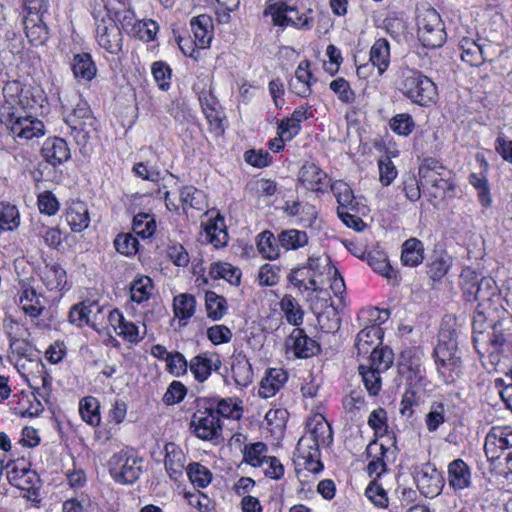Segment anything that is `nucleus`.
Segmentation results:
<instances>
[{
	"label": "nucleus",
	"instance_id": "f257e3e1",
	"mask_svg": "<svg viewBox=\"0 0 512 512\" xmlns=\"http://www.w3.org/2000/svg\"><path fill=\"white\" fill-rule=\"evenodd\" d=\"M2 92L4 99L0 114L7 129L18 139L30 140L43 136V122L31 115H24L26 109L41 106V91L12 80L6 82Z\"/></svg>",
	"mask_w": 512,
	"mask_h": 512
},
{
	"label": "nucleus",
	"instance_id": "f03ea898",
	"mask_svg": "<svg viewBox=\"0 0 512 512\" xmlns=\"http://www.w3.org/2000/svg\"><path fill=\"white\" fill-rule=\"evenodd\" d=\"M307 427L308 432L297 443V457L303 461L306 470L319 473L323 469L319 447L328 446L332 442V429L325 418L319 414L309 420Z\"/></svg>",
	"mask_w": 512,
	"mask_h": 512
},
{
	"label": "nucleus",
	"instance_id": "7ed1b4c3",
	"mask_svg": "<svg viewBox=\"0 0 512 512\" xmlns=\"http://www.w3.org/2000/svg\"><path fill=\"white\" fill-rule=\"evenodd\" d=\"M59 100L71 134L79 144H85L96 131V119L88 103L82 100L76 91L59 94Z\"/></svg>",
	"mask_w": 512,
	"mask_h": 512
},
{
	"label": "nucleus",
	"instance_id": "20e7f679",
	"mask_svg": "<svg viewBox=\"0 0 512 512\" xmlns=\"http://www.w3.org/2000/svg\"><path fill=\"white\" fill-rule=\"evenodd\" d=\"M395 85L414 104L428 106L437 99L435 83L418 70L409 67L401 68Z\"/></svg>",
	"mask_w": 512,
	"mask_h": 512
},
{
	"label": "nucleus",
	"instance_id": "39448f33",
	"mask_svg": "<svg viewBox=\"0 0 512 512\" xmlns=\"http://www.w3.org/2000/svg\"><path fill=\"white\" fill-rule=\"evenodd\" d=\"M434 358L442 381L445 384L454 383L460 376L462 366L454 332H440L438 344L434 349Z\"/></svg>",
	"mask_w": 512,
	"mask_h": 512
},
{
	"label": "nucleus",
	"instance_id": "423d86ee",
	"mask_svg": "<svg viewBox=\"0 0 512 512\" xmlns=\"http://www.w3.org/2000/svg\"><path fill=\"white\" fill-rule=\"evenodd\" d=\"M331 190L336 197L337 213L342 222L347 227L362 231L366 224L356 215L358 213V202L351 187L346 182L337 180L331 184Z\"/></svg>",
	"mask_w": 512,
	"mask_h": 512
},
{
	"label": "nucleus",
	"instance_id": "0eeeda50",
	"mask_svg": "<svg viewBox=\"0 0 512 512\" xmlns=\"http://www.w3.org/2000/svg\"><path fill=\"white\" fill-rule=\"evenodd\" d=\"M265 15H270L275 26L286 28L288 26L297 29L311 27V18L305 13H300L296 0H278L270 4L264 11Z\"/></svg>",
	"mask_w": 512,
	"mask_h": 512
},
{
	"label": "nucleus",
	"instance_id": "6e6552de",
	"mask_svg": "<svg viewBox=\"0 0 512 512\" xmlns=\"http://www.w3.org/2000/svg\"><path fill=\"white\" fill-rule=\"evenodd\" d=\"M112 478L120 484H133L142 473V460L129 451H120L109 460Z\"/></svg>",
	"mask_w": 512,
	"mask_h": 512
},
{
	"label": "nucleus",
	"instance_id": "1a4fd4ad",
	"mask_svg": "<svg viewBox=\"0 0 512 512\" xmlns=\"http://www.w3.org/2000/svg\"><path fill=\"white\" fill-rule=\"evenodd\" d=\"M419 176L424 184H430V196L435 199H443L446 196L452 197L455 185L450 177V172L445 171L434 161L429 164H422L419 167Z\"/></svg>",
	"mask_w": 512,
	"mask_h": 512
},
{
	"label": "nucleus",
	"instance_id": "9d476101",
	"mask_svg": "<svg viewBox=\"0 0 512 512\" xmlns=\"http://www.w3.org/2000/svg\"><path fill=\"white\" fill-rule=\"evenodd\" d=\"M418 39L428 48L441 47L446 33L440 15L435 9H428L418 17Z\"/></svg>",
	"mask_w": 512,
	"mask_h": 512
},
{
	"label": "nucleus",
	"instance_id": "9b49d317",
	"mask_svg": "<svg viewBox=\"0 0 512 512\" xmlns=\"http://www.w3.org/2000/svg\"><path fill=\"white\" fill-rule=\"evenodd\" d=\"M95 38L98 45L112 55L123 51V35L117 23L108 14L97 20Z\"/></svg>",
	"mask_w": 512,
	"mask_h": 512
},
{
	"label": "nucleus",
	"instance_id": "f8f14e48",
	"mask_svg": "<svg viewBox=\"0 0 512 512\" xmlns=\"http://www.w3.org/2000/svg\"><path fill=\"white\" fill-rule=\"evenodd\" d=\"M196 436L203 440H217L220 438L222 426L220 418L214 412V403L204 409H198L191 421Z\"/></svg>",
	"mask_w": 512,
	"mask_h": 512
},
{
	"label": "nucleus",
	"instance_id": "ddd939ff",
	"mask_svg": "<svg viewBox=\"0 0 512 512\" xmlns=\"http://www.w3.org/2000/svg\"><path fill=\"white\" fill-rule=\"evenodd\" d=\"M423 353L418 348H406L400 357V367L406 373V380L412 388H423L425 369L422 366Z\"/></svg>",
	"mask_w": 512,
	"mask_h": 512
},
{
	"label": "nucleus",
	"instance_id": "4468645a",
	"mask_svg": "<svg viewBox=\"0 0 512 512\" xmlns=\"http://www.w3.org/2000/svg\"><path fill=\"white\" fill-rule=\"evenodd\" d=\"M414 480L420 492L429 498L437 496L444 486L441 473L430 463L421 464L416 468Z\"/></svg>",
	"mask_w": 512,
	"mask_h": 512
},
{
	"label": "nucleus",
	"instance_id": "2eb2a0df",
	"mask_svg": "<svg viewBox=\"0 0 512 512\" xmlns=\"http://www.w3.org/2000/svg\"><path fill=\"white\" fill-rule=\"evenodd\" d=\"M285 350L287 355L304 359L316 355L320 351V346L308 337L303 329L294 328L285 340Z\"/></svg>",
	"mask_w": 512,
	"mask_h": 512
},
{
	"label": "nucleus",
	"instance_id": "dca6fc26",
	"mask_svg": "<svg viewBox=\"0 0 512 512\" xmlns=\"http://www.w3.org/2000/svg\"><path fill=\"white\" fill-rule=\"evenodd\" d=\"M108 322L117 335L129 343H139L146 335V325L144 323L141 329L135 323L126 320L123 314L117 309L109 312Z\"/></svg>",
	"mask_w": 512,
	"mask_h": 512
},
{
	"label": "nucleus",
	"instance_id": "f3484780",
	"mask_svg": "<svg viewBox=\"0 0 512 512\" xmlns=\"http://www.w3.org/2000/svg\"><path fill=\"white\" fill-rule=\"evenodd\" d=\"M102 308L96 302H81L74 305L69 313V321L78 327L91 326L94 330L100 331L97 320Z\"/></svg>",
	"mask_w": 512,
	"mask_h": 512
},
{
	"label": "nucleus",
	"instance_id": "a211bd4d",
	"mask_svg": "<svg viewBox=\"0 0 512 512\" xmlns=\"http://www.w3.org/2000/svg\"><path fill=\"white\" fill-rule=\"evenodd\" d=\"M447 481L454 491L468 489L472 484L470 466L460 458L453 460L447 468Z\"/></svg>",
	"mask_w": 512,
	"mask_h": 512
},
{
	"label": "nucleus",
	"instance_id": "6ab92c4d",
	"mask_svg": "<svg viewBox=\"0 0 512 512\" xmlns=\"http://www.w3.org/2000/svg\"><path fill=\"white\" fill-rule=\"evenodd\" d=\"M221 366V360L216 354L202 353L194 356L189 362V369L195 380L200 383L206 381L211 372L217 371Z\"/></svg>",
	"mask_w": 512,
	"mask_h": 512
},
{
	"label": "nucleus",
	"instance_id": "aec40b11",
	"mask_svg": "<svg viewBox=\"0 0 512 512\" xmlns=\"http://www.w3.org/2000/svg\"><path fill=\"white\" fill-rule=\"evenodd\" d=\"M382 336L383 333L379 324L374 323L364 327L356 337L355 348L357 354L365 356L370 355L371 351L377 350L382 342Z\"/></svg>",
	"mask_w": 512,
	"mask_h": 512
},
{
	"label": "nucleus",
	"instance_id": "412c9836",
	"mask_svg": "<svg viewBox=\"0 0 512 512\" xmlns=\"http://www.w3.org/2000/svg\"><path fill=\"white\" fill-rule=\"evenodd\" d=\"M190 26L195 46L199 49L208 48L213 38L212 18L206 14L198 15L190 20Z\"/></svg>",
	"mask_w": 512,
	"mask_h": 512
},
{
	"label": "nucleus",
	"instance_id": "4be33fe9",
	"mask_svg": "<svg viewBox=\"0 0 512 512\" xmlns=\"http://www.w3.org/2000/svg\"><path fill=\"white\" fill-rule=\"evenodd\" d=\"M328 175L313 162H306L300 169L299 181L311 191H323L327 186Z\"/></svg>",
	"mask_w": 512,
	"mask_h": 512
},
{
	"label": "nucleus",
	"instance_id": "5701e85b",
	"mask_svg": "<svg viewBox=\"0 0 512 512\" xmlns=\"http://www.w3.org/2000/svg\"><path fill=\"white\" fill-rule=\"evenodd\" d=\"M44 159L52 166H58L70 158V149L67 142L58 137L47 139L42 147Z\"/></svg>",
	"mask_w": 512,
	"mask_h": 512
},
{
	"label": "nucleus",
	"instance_id": "b1692460",
	"mask_svg": "<svg viewBox=\"0 0 512 512\" xmlns=\"http://www.w3.org/2000/svg\"><path fill=\"white\" fill-rule=\"evenodd\" d=\"M287 380L286 371L281 368H270L260 382L258 395L265 399L275 396Z\"/></svg>",
	"mask_w": 512,
	"mask_h": 512
},
{
	"label": "nucleus",
	"instance_id": "393cba45",
	"mask_svg": "<svg viewBox=\"0 0 512 512\" xmlns=\"http://www.w3.org/2000/svg\"><path fill=\"white\" fill-rule=\"evenodd\" d=\"M205 239L215 248H222L228 243V233L224 218L217 214L210 218L204 226Z\"/></svg>",
	"mask_w": 512,
	"mask_h": 512
},
{
	"label": "nucleus",
	"instance_id": "a878e982",
	"mask_svg": "<svg viewBox=\"0 0 512 512\" xmlns=\"http://www.w3.org/2000/svg\"><path fill=\"white\" fill-rule=\"evenodd\" d=\"M165 468L171 479L177 481L185 469V455L174 443L165 445Z\"/></svg>",
	"mask_w": 512,
	"mask_h": 512
},
{
	"label": "nucleus",
	"instance_id": "bb28decb",
	"mask_svg": "<svg viewBox=\"0 0 512 512\" xmlns=\"http://www.w3.org/2000/svg\"><path fill=\"white\" fill-rule=\"evenodd\" d=\"M388 448L383 444H379L376 441L371 442L366 448L367 457L370 458V462L367 466V472L370 476L375 475L380 477L387 471V465L385 462Z\"/></svg>",
	"mask_w": 512,
	"mask_h": 512
},
{
	"label": "nucleus",
	"instance_id": "cd10ccee",
	"mask_svg": "<svg viewBox=\"0 0 512 512\" xmlns=\"http://www.w3.org/2000/svg\"><path fill=\"white\" fill-rule=\"evenodd\" d=\"M461 59L470 66H479L488 60L485 44H480L470 38H463L460 41Z\"/></svg>",
	"mask_w": 512,
	"mask_h": 512
},
{
	"label": "nucleus",
	"instance_id": "c85d7f7f",
	"mask_svg": "<svg viewBox=\"0 0 512 512\" xmlns=\"http://www.w3.org/2000/svg\"><path fill=\"white\" fill-rule=\"evenodd\" d=\"M26 37L34 46H41L49 39V30L43 18L24 17L23 20Z\"/></svg>",
	"mask_w": 512,
	"mask_h": 512
},
{
	"label": "nucleus",
	"instance_id": "c756f323",
	"mask_svg": "<svg viewBox=\"0 0 512 512\" xmlns=\"http://www.w3.org/2000/svg\"><path fill=\"white\" fill-rule=\"evenodd\" d=\"M288 280L302 292H317L322 283V281L315 278V275L312 274L306 265L293 269L288 276Z\"/></svg>",
	"mask_w": 512,
	"mask_h": 512
},
{
	"label": "nucleus",
	"instance_id": "7c9ffc66",
	"mask_svg": "<svg viewBox=\"0 0 512 512\" xmlns=\"http://www.w3.org/2000/svg\"><path fill=\"white\" fill-rule=\"evenodd\" d=\"M366 260L368 265L387 280L398 282V273L390 265L385 252L373 250L367 253Z\"/></svg>",
	"mask_w": 512,
	"mask_h": 512
},
{
	"label": "nucleus",
	"instance_id": "2f4dec72",
	"mask_svg": "<svg viewBox=\"0 0 512 512\" xmlns=\"http://www.w3.org/2000/svg\"><path fill=\"white\" fill-rule=\"evenodd\" d=\"M41 280L47 289L63 290L67 285V275L59 264H46L41 270Z\"/></svg>",
	"mask_w": 512,
	"mask_h": 512
},
{
	"label": "nucleus",
	"instance_id": "473e14b6",
	"mask_svg": "<svg viewBox=\"0 0 512 512\" xmlns=\"http://www.w3.org/2000/svg\"><path fill=\"white\" fill-rule=\"evenodd\" d=\"M401 262L404 266L416 267L424 260V245L414 237L407 239L402 244Z\"/></svg>",
	"mask_w": 512,
	"mask_h": 512
},
{
	"label": "nucleus",
	"instance_id": "72a5a7b5",
	"mask_svg": "<svg viewBox=\"0 0 512 512\" xmlns=\"http://www.w3.org/2000/svg\"><path fill=\"white\" fill-rule=\"evenodd\" d=\"M66 221L73 232H81L89 226L90 217L83 202L72 203L66 211Z\"/></svg>",
	"mask_w": 512,
	"mask_h": 512
},
{
	"label": "nucleus",
	"instance_id": "f704fd0d",
	"mask_svg": "<svg viewBox=\"0 0 512 512\" xmlns=\"http://www.w3.org/2000/svg\"><path fill=\"white\" fill-rule=\"evenodd\" d=\"M179 201L182 206L183 212L188 213L189 209L198 211L205 210L207 207L206 197L201 190L194 186L182 187L179 194Z\"/></svg>",
	"mask_w": 512,
	"mask_h": 512
},
{
	"label": "nucleus",
	"instance_id": "c9c22d12",
	"mask_svg": "<svg viewBox=\"0 0 512 512\" xmlns=\"http://www.w3.org/2000/svg\"><path fill=\"white\" fill-rule=\"evenodd\" d=\"M71 66L78 80L91 81L96 76L97 68L89 53L75 54Z\"/></svg>",
	"mask_w": 512,
	"mask_h": 512
},
{
	"label": "nucleus",
	"instance_id": "e433bc0d",
	"mask_svg": "<svg viewBox=\"0 0 512 512\" xmlns=\"http://www.w3.org/2000/svg\"><path fill=\"white\" fill-rule=\"evenodd\" d=\"M9 483L20 490L30 491L38 482L36 472L27 468L13 467L7 472Z\"/></svg>",
	"mask_w": 512,
	"mask_h": 512
},
{
	"label": "nucleus",
	"instance_id": "4c0bfd02",
	"mask_svg": "<svg viewBox=\"0 0 512 512\" xmlns=\"http://www.w3.org/2000/svg\"><path fill=\"white\" fill-rule=\"evenodd\" d=\"M31 367L35 371L31 372V378L26 380L31 388L42 390L39 395L45 397L50 391L51 377L46 373L45 366L40 360H32Z\"/></svg>",
	"mask_w": 512,
	"mask_h": 512
},
{
	"label": "nucleus",
	"instance_id": "58836bf2",
	"mask_svg": "<svg viewBox=\"0 0 512 512\" xmlns=\"http://www.w3.org/2000/svg\"><path fill=\"white\" fill-rule=\"evenodd\" d=\"M370 61L377 67L379 74H383L390 63V45L389 42L380 38L374 42L370 49Z\"/></svg>",
	"mask_w": 512,
	"mask_h": 512
},
{
	"label": "nucleus",
	"instance_id": "ea45409f",
	"mask_svg": "<svg viewBox=\"0 0 512 512\" xmlns=\"http://www.w3.org/2000/svg\"><path fill=\"white\" fill-rule=\"evenodd\" d=\"M278 241L285 251L298 250L308 244L309 237L305 231L291 228L280 231Z\"/></svg>",
	"mask_w": 512,
	"mask_h": 512
},
{
	"label": "nucleus",
	"instance_id": "a19ab883",
	"mask_svg": "<svg viewBox=\"0 0 512 512\" xmlns=\"http://www.w3.org/2000/svg\"><path fill=\"white\" fill-rule=\"evenodd\" d=\"M28 338L10 342L12 354L16 357V367L26 369V363L31 366L32 360H39L36 357L33 346L27 341Z\"/></svg>",
	"mask_w": 512,
	"mask_h": 512
},
{
	"label": "nucleus",
	"instance_id": "79ce46f5",
	"mask_svg": "<svg viewBox=\"0 0 512 512\" xmlns=\"http://www.w3.org/2000/svg\"><path fill=\"white\" fill-rule=\"evenodd\" d=\"M257 249L259 253L267 259H277L281 254V245L278 241V235L275 236L271 231H263L259 236Z\"/></svg>",
	"mask_w": 512,
	"mask_h": 512
},
{
	"label": "nucleus",
	"instance_id": "37998d69",
	"mask_svg": "<svg viewBox=\"0 0 512 512\" xmlns=\"http://www.w3.org/2000/svg\"><path fill=\"white\" fill-rule=\"evenodd\" d=\"M311 79L312 74L309 70V63L307 61H302L296 69L295 80L291 81L290 86L299 96L305 97L311 92Z\"/></svg>",
	"mask_w": 512,
	"mask_h": 512
},
{
	"label": "nucleus",
	"instance_id": "c03bdc74",
	"mask_svg": "<svg viewBox=\"0 0 512 512\" xmlns=\"http://www.w3.org/2000/svg\"><path fill=\"white\" fill-rule=\"evenodd\" d=\"M154 285L148 276H141L135 279L130 286V299L133 302L142 304L150 299Z\"/></svg>",
	"mask_w": 512,
	"mask_h": 512
},
{
	"label": "nucleus",
	"instance_id": "a18cd8bd",
	"mask_svg": "<svg viewBox=\"0 0 512 512\" xmlns=\"http://www.w3.org/2000/svg\"><path fill=\"white\" fill-rule=\"evenodd\" d=\"M210 403H214V412L218 418L223 417L235 420L241 418L242 408L235 398L215 399L209 401Z\"/></svg>",
	"mask_w": 512,
	"mask_h": 512
},
{
	"label": "nucleus",
	"instance_id": "49530a36",
	"mask_svg": "<svg viewBox=\"0 0 512 512\" xmlns=\"http://www.w3.org/2000/svg\"><path fill=\"white\" fill-rule=\"evenodd\" d=\"M232 378L239 386H248L253 379L251 364L245 357L236 358L231 365Z\"/></svg>",
	"mask_w": 512,
	"mask_h": 512
},
{
	"label": "nucleus",
	"instance_id": "de8ad7c7",
	"mask_svg": "<svg viewBox=\"0 0 512 512\" xmlns=\"http://www.w3.org/2000/svg\"><path fill=\"white\" fill-rule=\"evenodd\" d=\"M22 310L31 317H37L43 310L39 295L33 288H25L19 296Z\"/></svg>",
	"mask_w": 512,
	"mask_h": 512
},
{
	"label": "nucleus",
	"instance_id": "09e8293b",
	"mask_svg": "<svg viewBox=\"0 0 512 512\" xmlns=\"http://www.w3.org/2000/svg\"><path fill=\"white\" fill-rule=\"evenodd\" d=\"M205 305L208 317L214 321L220 320L227 312L226 299L214 291L205 293Z\"/></svg>",
	"mask_w": 512,
	"mask_h": 512
},
{
	"label": "nucleus",
	"instance_id": "8fccbe9b",
	"mask_svg": "<svg viewBox=\"0 0 512 512\" xmlns=\"http://www.w3.org/2000/svg\"><path fill=\"white\" fill-rule=\"evenodd\" d=\"M359 373L362 377L365 388L371 396H376L381 390V372L366 364L359 365Z\"/></svg>",
	"mask_w": 512,
	"mask_h": 512
},
{
	"label": "nucleus",
	"instance_id": "3c124183",
	"mask_svg": "<svg viewBox=\"0 0 512 512\" xmlns=\"http://www.w3.org/2000/svg\"><path fill=\"white\" fill-rule=\"evenodd\" d=\"M20 225V215L17 207L8 202L0 203V232L12 231Z\"/></svg>",
	"mask_w": 512,
	"mask_h": 512
},
{
	"label": "nucleus",
	"instance_id": "603ef678",
	"mask_svg": "<svg viewBox=\"0 0 512 512\" xmlns=\"http://www.w3.org/2000/svg\"><path fill=\"white\" fill-rule=\"evenodd\" d=\"M186 472L194 486L205 488L211 483V471L200 463H190L186 468Z\"/></svg>",
	"mask_w": 512,
	"mask_h": 512
},
{
	"label": "nucleus",
	"instance_id": "864d4df0",
	"mask_svg": "<svg viewBox=\"0 0 512 512\" xmlns=\"http://www.w3.org/2000/svg\"><path fill=\"white\" fill-rule=\"evenodd\" d=\"M393 360L394 355L392 350L387 347H383L371 351L367 365L383 373L391 367Z\"/></svg>",
	"mask_w": 512,
	"mask_h": 512
},
{
	"label": "nucleus",
	"instance_id": "5fc2aeb1",
	"mask_svg": "<svg viewBox=\"0 0 512 512\" xmlns=\"http://www.w3.org/2000/svg\"><path fill=\"white\" fill-rule=\"evenodd\" d=\"M79 413L82 419L92 426L100 423L99 402L94 397H85L80 401Z\"/></svg>",
	"mask_w": 512,
	"mask_h": 512
},
{
	"label": "nucleus",
	"instance_id": "6e6d98bb",
	"mask_svg": "<svg viewBox=\"0 0 512 512\" xmlns=\"http://www.w3.org/2000/svg\"><path fill=\"white\" fill-rule=\"evenodd\" d=\"M306 267L315 275L317 280L324 274L336 275L337 273V269L331 265L330 258L327 255L309 256Z\"/></svg>",
	"mask_w": 512,
	"mask_h": 512
},
{
	"label": "nucleus",
	"instance_id": "4d7b16f0",
	"mask_svg": "<svg viewBox=\"0 0 512 512\" xmlns=\"http://www.w3.org/2000/svg\"><path fill=\"white\" fill-rule=\"evenodd\" d=\"M196 301L190 294H180L174 298L173 310L179 319H189L195 313Z\"/></svg>",
	"mask_w": 512,
	"mask_h": 512
},
{
	"label": "nucleus",
	"instance_id": "13d9d810",
	"mask_svg": "<svg viewBox=\"0 0 512 512\" xmlns=\"http://www.w3.org/2000/svg\"><path fill=\"white\" fill-rule=\"evenodd\" d=\"M132 229L136 235L142 238L151 237L156 230L155 219L148 213H139L133 218Z\"/></svg>",
	"mask_w": 512,
	"mask_h": 512
},
{
	"label": "nucleus",
	"instance_id": "bf43d9fd",
	"mask_svg": "<svg viewBox=\"0 0 512 512\" xmlns=\"http://www.w3.org/2000/svg\"><path fill=\"white\" fill-rule=\"evenodd\" d=\"M280 307L290 324L299 326L303 322V311L293 297L285 295L280 302Z\"/></svg>",
	"mask_w": 512,
	"mask_h": 512
},
{
	"label": "nucleus",
	"instance_id": "052dcab7",
	"mask_svg": "<svg viewBox=\"0 0 512 512\" xmlns=\"http://www.w3.org/2000/svg\"><path fill=\"white\" fill-rule=\"evenodd\" d=\"M447 420V410L442 402H433L425 417V424L429 432H435Z\"/></svg>",
	"mask_w": 512,
	"mask_h": 512
},
{
	"label": "nucleus",
	"instance_id": "680f3d73",
	"mask_svg": "<svg viewBox=\"0 0 512 512\" xmlns=\"http://www.w3.org/2000/svg\"><path fill=\"white\" fill-rule=\"evenodd\" d=\"M267 446L262 442H256L247 445L244 448V461L254 467L264 466V461L268 457Z\"/></svg>",
	"mask_w": 512,
	"mask_h": 512
},
{
	"label": "nucleus",
	"instance_id": "e2e57ef3",
	"mask_svg": "<svg viewBox=\"0 0 512 512\" xmlns=\"http://www.w3.org/2000/svg\"><path fill=\"white\" fill-rule=\"evenodd\" d=\"M215 278H222L230 284L238 285L241 279V271L230 263H216L211 270Z\"/></svg>",
	"mask_w": 512,
	"mask_h": 512
},
{
	"label": "nucleus",
	"instance_id": "0e129e2a",
	"mask_svg": "<svg viewBox=\"0 0 512 512\" xmlns=\"http://www.w3.org/2000/svg\"><path fill=\"white\" fill-rule=\"evenodd\" d=\"M366 497L378 508H387L389 499L386 490L373 480L365 490Z\"/></svg>",
	"mask_w": 512,
	"mask_h": 512
},
{
	"label": "nucleus",
	"instance_id": "69168bd1",
	"mask_svg": "<svg viewBox=\"0 0 512 512\" xmlns=\"http://www.w3.org/2000/svg\"><path fill=\"white\" fill-rule=\"evenodd\" d=\"M415 123L407 113L397 114L390 120V128L401 136H408L414 129Z\"/></svg>",
	"mask_w": 512,
	"mask_h": 512
},
{
	"label": "nucleus",
	"instance_id": "338daca9",
	"mask_svg": "<svg viewBox=\"0 0 512 512\" xmlns=\"http://www.w3.org/2000/svg\"><path fill=\"white\" fill-rule=\"evenodd\" d=\"M379 181L383 186H389L397 177V169L389 156L378 160Z\"/></svg>",
	"mask_w": 512,
	"mask_h": 512
},
{
	"label": "nucleus",
	"instance_id": "774afa93",
	"mask_svg": "<svg viewBox=\"0 0 512 512\" xmlns=\"http://www.w3.org/2000/svg\"><path fill=\"white\" fill-rule=\"evenodd\" d=\"M152 74L155 82L158 84L161 90H167L170 87L171 80V69L170 67L162 62L157 61L152 64Z\"/></svg>",
	"mask_w": 512,
	"mask_h": 512
}]
</instances>
